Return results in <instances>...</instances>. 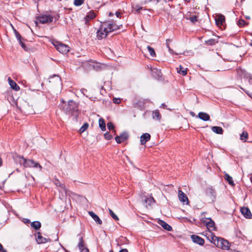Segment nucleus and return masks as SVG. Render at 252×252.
Masks as SVG:
<instances>
[{"mask_svg":"<svg viewBox=\"0 0 252 252\" xmlns=\"http://www.w3.org/2000/svg\"><path fill=\"white\" fill-rule=\"evenodd\" d=\"M122 25H117L113 21L105 22L101 24L96 32V37L100 40L105 38L109 32L119 30Z\"/></svg>","mask_w":252,"mask_h":252,"instance_id":"f257e3e1","label":"nucleus"},{"mask_svg":"<svg viewBox=\"0 0 252 252\" xmlns=\"http://www.w3.org/2000/svg\"><path fill=\"white\" fill-rule=\"evenodd\" d=\"M15 160L20 165H23L25 168L33 167L38 168L39 171L42 170V166L39 163L34 161L32 159H28L24 158L23 157L18 156L15 157Z\"/></svg>","mask_w":252,"mask_h":252,"instance_id":"f03ea898","label":"nucleus"},{"mask_svg":"<svg viewBox=\"0 0 252 252\" xmlns=\"http://www.w3.org/2000/svg\"><path fill=\"white\" fill-rule=\"evenodd\" d=\"M65 113L74 116L75 120L77 119L79 111L78 106L76 102L73 100H69L67 105L63 108Z\"/></svg>","mask_w":252,"mask_h":252,"instance_id":"7ed1b4c3","label":"nucleus"},{"mask_svg":"<svg viewBox=\"0 0 252 252\" xmlns=\"http://www.w3.org/2000/svg\"><path fill=\"white\" fill-rule=\"evenodd\" d=\"M17 107L19 109L26 115L34 113L32 106L23 99H19L16 103Z\"/></svg>","mask_w":252,"mask_h":252,"instance_id":"20e7f679","label":"nucleus"},{"mask_svg":"<svg viewBox=\"0 0 252 252\" xmlns=\"http://www.w3.org/2000/svg\"><path fill=\"white\" fill-rule=\"evenodd\" d=\"M52 43L57 50L63 54L66 53L69 51V47L68 46L63 44L60 41L56 40H53Z\"/></svg>","mask_w":252,"mask_h":252,"instance_id":"39448f33","label":"nucleus"},{"mask_svg":"<svg viewBox=\"0 0 252 252\" xmlns=\"http://www.w3.org/2000/svg\"><path fill=\"white\" fill-rule=\"evenodd\" d=\"M201 221L205 224L208 231H215L216 230L214 221L211 218H203Z\"/></svg>","mask_w":252,"mask_h":252,"instance_id":"423d86ee","label":"nucleus"},{"mask_svg":"<svg viewBox=\"0 0 252 252\" xmlns=\"http://www.w3.org/2000/svg\"><path fill=\"white\" fill-rule=\"evenodd\" d=\"M215 245L222 250H228L229 249L228 242L222 238H218L216 243H215Z\"/></svg>","mask_w":252,"mask_h":252,"instance_id":"0eeeda50","label":"nucleus"},{"mask_svg":"<svg viewBox=\"0 0 252 252\" xmlns=\"http://www.w3.org/2000/svg\"><path fill=\"white\" fill-rule=\"evenodd\" d=\"M53 20V17L51 15H42L38 17V21L41 24H47L51 23Z\"/></svg>","mask_w":252,"mask_h":252,"instance_id":"6e6552de","label":"nucleus"},{"mask_svg":"<svg viewBox=\"0 0 252 252\" xmlns=\"http://www.w3.org/2000/svg\"><path fill=\"white\" fill-rule=\"evenodd\" d=\"M185 18L189 20L192 23L194 24L198 21V15L192 14L190 12H188L185 16Z\"/></svg>","mask_w":252,"mask_h":252,"instance_id":"1a4fd4ad","label":"nucleus"},{"mask_svg":"<svg viewBox=\"0 0 252 252\" xmlns=\"http://www.w3.org/2000/svg\"><path fill=\"white\" fill-rule=\"evenodd\" d=\"M128 137V134L126 132H124L119 136H117L115 137L116 141L117 143H121L126 141Z\"/></svg>","mask_w":252,"mask_h":252,"instance_id":"9d476101","label":"nucleus"},{"mask_svg":"<svg viewBox=\"0 0 252 252\" xmlns=\"http://www.w3.org/2000/svg\"><path fill=\"white\" fill-rule=\"evenodd\" d=\"M240 211L241 213L246 219H251L252 218V214L251 212L248 207H242L240 209Z\"/></svg>","mask_w":252,"mask_h":252,"instance_id":"9b49d317","label":"nucleus"},{"mask_svg":"<svg viewBox=\"0 0 252 252\" xmlns=\"http://www.w3.org/2000/svg\"><path fill=\"white\" fill-rule=\"evenodd\" d=\"M206 233L205 236L212 243L215 245V243H216L219 237L216 236L211 231H208L207 232H205Z\"/></svg>","mask_w":252,"mask_h":252,"instance_id":"f8f14e48","label":"nucleus"},{"mask_svg":"<svg viewBox=\"0 0 252 252\" xmlns=\"http://www.w3.org/2000/svg\"><path fill=\"white\" fill-rule=\"evenodd\" d=\"M178 198L180 201L183 203H188L189 200L188 197L181 190H178Z\"/></svg>","mask_w":252,"mask_h":252,"instance_id":"ddd939ff","label":"nucleus"},{"mask_svg":"<svg viewBox=\"0 0 252 252\" xmlns=\"http://www.w3.org/2000/svg\"><path fill=\"white\" fill-rule=\"evenodd\" d=\"M36 240L38 244H44L47 243L49 240V239L43 237L41 235V234L39 232H38L37 233Z\"/></svg>","mask_w":252,"mask_h":252,"instance_id":"4468645a","label":"nucleus"},{"mask_svg":"<svg viewBox=\"0 0 252 252\" xmlns=\"http://www.w3.org/2000/svg\"><path fill=\"white\" fill-rule=\"evenodd\" d=\"M151 139V135L149 133H145L143 134L140 137V143L141 145H144Z\"/></svg>","mask_w":252,"mask_h":252,"instance_id":"2eb2a0df","label":"nucleus"},{"mask_svg":"<svg viewBox=\"0 0 252 252\" xmlns=\"http://www.w3.org/2000/svg\"><path fill=\"white\" fill-rule=\"evenodd\" d=\"M191 239L193 242L200 245H203L204 244V239L198 236L192 235L191 236Z\"/></svg>","mask_w":252,"mask_h":252,"instance_id":"dca6fc26","label":"nucleus"},{"mask_svg":"<svg viewBox=\"0 0 252 252\" xmlns=\"http://www.w3.org/2000/svg\"><path fill=\"white\" fill-rule=\"evenodd\" d=\"M215 21L218 26H222L225 21V17L223 15L220 14L216 17Z\"/></svg>","mask_w":252,"mask_h":252,"instance_id":"f3484780","label":"nucleus"},{"mask_svg":"<svg viewBox=\"0 0 252 252\" xmlns=\"http://www.w3.org/2000/svg\"><path fill=\"white\" fill-rule=\"evenodd\" d=\"M90 216L94 219V220L98 224H101L102 223V220L100 219L98 216L92 211L89 212Z\"/></svg>","mask_w":252,"mask_h":252,"instance_id":"a211bd4d","label":"nucleus"},{"mask_svg":"<svg viewBox=\"0 0 252 252\" xmlns=\"http://www.w3.org/2000/svg\"><path fill=\"white\" fill-rule=\"evenodd\" d=\"M197 117L204 121H208L210 120V116L205 112H199Z\"/></svg>","mask_w":252,"mask_h":252,"instance_id":"6ab92c4d","label":"nucleus"},{"mask_svg":"<svg viewBox=\"0 0 252 252\" xmlns=\"http://www.w3.org/2000/svg\"><path fill=\"white\" fill-rule=\"evenodd\" d=\"M54 183L57 187H60L61 189L63 190L65 193H66L67 189L65 188V185L61 183L58 179L55 178L54 179Z\"/></svg>","mask_w":252,"mask_h":252,"instance_id":"aec40b11","label":"nucleus"},{"mask_svg":"<svg viewBox=\"0 0 252 252\" xmlns=\"http://www.w3.org/2000/svg\"><path fill=\"white\" fill-rule=\"evenodd\" d=\"M158 223L165 230L167 231H171L172 227L167 224L166 222L163 220H159L158 221Z\"/></svg>","mask_w":252,"mask_h":252,"instance_id":"412c9836","label":"nucleus"},{"mask_svg":"<svg viewBox=\"0 0 252 252\" xmlns=\"http://www.w3.org/2000/svg\"><path fill=\"white\" fill-rule=\"evenodd\" d=\"M176 70L179 74L183 76H186L187 74L188 69L187 68H184L181 65H180L179 67L176 68Z\"/></svg>","mask_w":252,"mask_h":252,"instance_id":"4be33fe9","label":"nucleus"},{"mask_svg":"<svg viewBox=\"0 0 252 252\" xmlns=\"http://www.w3.org/2000/svg\"><path fill=\"white\" fill-rule=\"evenodd\" d=\"M8 81L10 87L13 90L18 91L20 89L19 86L13 80H12L10 77H8Z\"/></svg>","mask_w":252,"mask_h":252,"instance_id":"5701e85b","label":"nucleus"},{"mask_svg":"<svg viewBox=\"0 0 252 252\" xmlns=\"http://www.w3.org/2000/svg\"><path fill=\"white\" fill-rule=\"evenodd\" d=\"M152 117L154 119L157 120H160L161 118V116L158 110H156L152 113Z\"/></svg>","mask_w":252,"mask_h":252,"instance_id":"b1692460","label":"nucleus"},{"mask_svg":"<svg viewBox=\"0 0 252 252\" xmlns=\"http://www.w3.org/2000/svg\"><path fill=\"white\" fill-rule=\"evenodd\" d=\"M224 178L225 180L228 182L229 185H230L232 186H235V184L234 183L232 178L231 176H230L228 174L225 173Z\"/></svg>","mask_w":252,"mask_h":252,"instance_id":"393cba45","label":"nucleus"},{"mask_svg":"<svg viewBox=\"0 0 252 252\" xmlns=\"http://www.w3.org/2000/svg\"><path fill=\"white\" fill-rule=\"evenodd\" d=\"M145 202L147 204L146 206L147 207L148 205L151 206L153 203H154L155 202V200L153 197L150 196L149 197H147L145 198Z\"/></svg>","mask_w":252,"mask_h":252,"instance_id":"a878e982","label":"nucleus"},{"mask_svg":"<svg viewBox=\"0 0 252 252\" xmlns=\"http://www.w3.org/2000/svg\"><path fill=\"white\" fill-rule=\"evenodd\" d=\"M31 225L32 227L37 230L41 227V224L39 221H34L31 223Z\"/></svg>","mask_w":252,"mask_h":252,"instance_id":"bb28decb","label":"nucleus"},{"mask_svg":"<svg viewBox=\"0 0 252 252\" xmlns=\"http://www.w3.org/2000/svg\"><path fill=\"white\" fill-rule=\"evenodd\" d=\"M212 131L217 134H222L223 133V129L221 127L214 126L212 127Z\"/></svg>","mask_w":252,"mask_h":252,"instance_id":"cd10ccee","label":"nucleus"},{"mask_svg":"<svg viewBox=\"0 0 252 252\" xmlns=\"http://www.w3.org/2000/svg\"><path fill=\"white\" fill-rule=\"evenodd\" d=\"M99 126L102 131L106 130V125L105 121L103 118H100L99 119Z\"/></svg>","mask_w":252,"mask_h":252,"instance_id":"c85d7f7f","label":"nucleus"},{"mask_svg":"<svg viewBox=\"0 0 252 252\" xmlns=\"http://www.w3.org/2000/svg\"><path fill=\"white\" fill-rule=\"evenodd\" d=\"M218 43V39H210L205 41V43L208 45H214Z\"/></svg>","mask_w":252,"mask_h":252,"instance_id":"c756f323","label":"nucleus"},{"mask_svg":"<svg viewBox=\"0 0 252 252\" xmlns=\"http://www.w3.org/2000/svg\"><path fill=\"white\" fill-rule=\"evenodd\" d=\"M206 193L210 195V196H212L215 197L216 195L215 190L211 188H208L206 189Z\"/></svg>","mask_w":252,"mask_h":252,"instance_id":"7c9ffc66","label":"nucleus"},{"mask_svg":"<svg viewBox=\"0 0 252 252\" xmlns=\"http://www.w3.org/2000/svg\"><path fill=\"white\" fill-rule=\"evenodd\" d=\"M248 138V133L247 131H244L240 135V139L246 142V140Z\"/></svg>","mask_w":252,"mask_h":252,"instance_id":"2f4dec72","label":"nucleus"},{"mask_svg":"<svg viewBox=\"0 0 252 252\" xmlns=\"http://www.w3.org/2000/svg\"><path fill=\"white\" fill-rule=\"evenodd\" d=\"M88 127L89 124L87 123H84L79 129L80 133H82L84 132L86 130L88 129Z\"/></svg>","mask_w":252,"mask_h":252,"instance_id":"473e14b6","label":"nucleus"},{"mask_svg":"<svg viewBox=\"0 0 252 252\" xmlns=\"http://www.w3.org/2000/svg\"><path fill=\"white\" fill-rule=\"evenodd\" d=\"M147 49L148 50V51L149 52V53L150 54V55L151 56V57H156V53L155 52V50L154 49L150 47V46H147Z\"/></svg>","mask_w":252,"mask_h":252,"instance_id":"72a5a7b5","label":"nucleus"},{"mask_svg":"<svg viewBox=\"0 0 252 252\" xmlns=\"http://www.w3.org/2000/svg\"><path fill=\"white\" fill-rule=\"evenodd\" d=\"M87 16V19H93L96 16L95 13L93 11H91L88 13Z\"/></svg>","mask_w":252,"mask_h":252,"instance_id":"f704fd0d","label":"nucleus"},{"mask_svg":"<svg viewBox=\"0 0 252 252\" xmlns=\"http://www.w3.org/2000/svg\"><path fill=\"white\" fill-rule=\"evenodd\" d=\"M160 0H139L141 3L147 4L150 2H156V3H158Z\"/></svg>","mask_w":252,"mask_h":252,"instance_id":"c9c22d12","label":"nucleus"},{"mask_svg":"<svg viewBox=\"0 0 252 252\" xmlns=\"http://www.w3.org/2000/svg\"><path fill=\"white\" fill-rule=\"evenodd\" d=\"M109 212L110 214V215L111 216V217L115 220H119V218L117 217L116 215L115 214V213L112 211V210L110 209H109Z\"/></svg>","mask_w":252,"mask_h":252,"instance_id":"e433bc0d","label":"nucleus"},{"mask_svg":"<svg viewBox=\"0 0 252 252\" xmlns=\"http://www.w3.org/2000/svg\"><path fill=\"white\" fill-rule=\"evenodd\" d=\"M237 24L239 27H243L245 26V25H248V24L247 23L245 20L243 19H240L238 20Z\"/></svg>","mask_w":252,"mask_h":252,"instance_id":"4c0bfd02","label":"nucleus"},{"mask_svg":"<svg viewBox=\"0 0 252 252\" xmlns=\"http://www.w3.org/2000/svg\"><path fill=\"white\" fill-rule=\"evenodd\" d=\"M85 0H74V4L75 6H80L84 3Z\"/></svg>","mask_w":252,"mask_h":252,"instance_id":"58836bf2","label":"nucleus"},{"mask_svg":"<svg viewBox=\"0 0 252 252\" xmlns=\"http://www.w3.org/2000/svg\"><path fill=\"white\" fill-rule=\"evenodd\" d=\"M13 30H14V32L15 33V35L17 40L18 41L21 40L22 38L20 34L19 33V32L16 30H15L14 29H13Z\"/></svg>","mask_w":252,"mask_h":252,"instance_id":"ea45409f","label":"nucleus"},{"mask_svg":"<svg viewBox=\"0 0 252 252\" xmlns=\"http://www.w3.org/2000/svg\"><path fill=\"white\" fill-rule=\"evenodd\" d=\"M78 247L80 250L84 248V242L83 240V237H81L79 239V243L78 244Z\"/></svg>","mask_w":252,"mask_h":252,"instance_id":"a19ab883","label":"nucleus"},{"mask_svg":"<svg viewBox=\"0 0 252 252\" xmlns=\"http://www.w3.org/2000/svg\"><path fill=\"white\" fill-rule=\"evenodd\" d=\"M107 126L109 130H113L115 128L114 125L111 122L108 123L107 124Z\"/></svg>","mask_w":252,"mask_h":252,"instance_id":"79ce46f5","label":"nucleus"},{"mask_svg":"<svg viewBox=\"0 0 252 252\" xmlns=\"http://www.w3.org/2000/svg\"><path fill=\"white\" fill-rule=\"evenodd\" d=\"M104 137L107 140H110L112 138V136L108 132H106L104 134Z\"/></svg>","mask_w":252,"mask_h":252,"instance_id":"37998d69","label":"nucleus"},{"mask_svg":"<svg viewBox=\"0 0 252 252\" xmlns=\"http://www.w3.org/2000/svg\"><path fill=\"white\" fill-rule=\"evenodd\" d=\"M113 102L116 104H119L121 102V100L119 98H114Z\"/></svg>","mask_w":252,"mask_h":252,"instance_id":"c03bdc74","label":"nucleus"},{"mask_svg":"<svg viewBox=\"0 0 252 252\" xmlns=\"http://www.w3.org/2000/svg\"><path fill=\"white\" fill-rule=\"evenodd\" d=\"M19 43L21 45V46L22 47V48H23L24 49H25L26 48V46H25V45L24 44V43L22 42V39L19 40Z\"/></svg>","mask_w":252,"mask_h":252,"instance_id":"a18cd8bd","label":"nucleus"},{"mask_svg":"<svg viewBox=\"0 0 252 252\" xmlns=\"http://www.w3.org/2000/svg\"><path fill=\"white\" fill-rule=\"evenodd\" d=\"M80 250L81 252H89V249L86 248L81 249Z\"/></svg>","mask_w":252,"mask_h":252,"instance_id":"49530a36","label":"nucleus"},{"mask_svg":"<svg viewBox=\"0 0 252 252\" xmlns=\"http://www.w3.org/2000/svg\"><path fill=\"white\" fill-rule=\"evenodd\" d=\"M84 20H85V23L86 24H87L89 23V21L90 20V19L87 18V16H86L84 18Z\"/></svg>","mask_w":252,"mask_h":252,"instance_id":"de8ad7c7","label":"nucleus"},{"mask_svg":"<svg viewBox=\"0 0 252 252\" xmlns=\"http://www.w3.org/2000/svg\"><path fill=\"white\" fill-rule=\"evenodd\" d=\"M166 45L167 48L168 49L169 52H170L171 53H172L173 50L170 48V47L169 46V44H166Z\"/></svg>","mask_w":252,"mask_h":252,"instance_id":"09e8293b","label":"nucleus"},{"mask_svg":"<svg viewBox=\"0 0 252 252\" xmlns=\"http://www.w3.org/2000/svg\"><path fill=\"white\" fill-rule=\"evenodd\" d=\"M116 15L117 16V17L118 18H121V13L119 12H116Z\"/></svg>","mask_w":252,"mask_h":252,"instance_id":"8fccbe9b","label":"nucleus"},{"mask_svg":"<svg viewBox=\"0 0 252 252\" xmlns=\"http://www.w3.org/2000/svg\"><path fill=\"white\" fill-rule=\"evenodd\" d=\"M120 252H128V250L126 249H123L121 250Z\"/></svg>","mask_w":252,"mask_h":252,"instance_id":"3c124183","label":"nucleus"},{"mask_svg":"<svg viewBox=\"0 0 252 252\" xmlns=\"http://www.w3.org/2000/svg\"><path fill=\"white\" fill-rule=\"evenodd\" d=\"M171 42V40L168 39L166 41V44H169V42Z\"/></svg>","mask_w":252,"mask_h":252,"instance_id":"603ef678","label":"nucleus"},{"mask_svg":"<svg viewBox=\"0 0 252 252\" xmlns=\"http://www.w3.org/2000/svg\"><path fill=\"white\" fill-rule=\"evenodd\" d=\"M3 250L2 245L0 243V252H2Z\"/></svg>","mask_w":252,"mask_h":252,"instance_id":"864d4df0","label":"nucleus"},{"mask_svg":"<svg viewBox=\"0 0 252 252\" xmlns=\"http://www.w3.org/2000/svg\"><path fill=\"white\" fill-rule=\"evenodd\" d=\"M2 161L1 158H0V166H2Z\"/></svg>","mask_w":252,"mask_h":252,"instance_id":"5fc2aeb1","label":"nucleus"},{"mask_svg":"<svg viewBox=\"0 0 252 252\" xmlns=\"http://www.w3.org/2000/svg\"><path fill=\"white\" fill-rule=\"evenodd\" d=\"M26 220L25 221V223H29L30 222V220L28 219H26Z\"/></svg>","mask_w":252,"mask_h":252,"instance_id":"6e6d98bb","label":"nucleus"},{"mask_svg":"<svg viewBox=\"0 0 252 252\" xmlns=\"http://www.w3.org/2000/svg\"><path fill=\"white\" fill-rule=\"evenodd\" d=\"M165 104L162 103V104L161 105L160 107L164 108V107H165Z\"/></svg>","mask_w":252,"mask_h":252,"instance_id":"4d7b16f0","label":"nucleus"},{"mask_svg":"<svg viewBox=\"0 0 252 252\" xmlns=\"http://www.w3.org/2000/svg\"><path fill=\"white\" fill-rule=\"evenodd\" d=\"M190 114L193 116L195 115V114L193 112H190Z\"/></svg>","mask_w":252,"mask_h":252,"instance_id":"13d9d810","label":"nucleus"},{"mask_svg":"<svg viewBox=\"0 0 252 252\" xmlns=\"http://www.w3.org/2000/svg\"><path fill=\"white\" fill-rule=\"evenodd\" d=\"M249 95L252 99V94H249Z\"/></svg>","mask_w":252,"mask_h":252,"instance_id":"bf43d9fd","label":"nucleus"},{"mask_svg":"<svg viewBox=\"0 0 252 252\" xmlns=\"http://www.w3.org/2000/svg\"><path fill=\"white\" fill-rule=\"evenodd\" d=\"M109 15L110 16H112V15H113V13H111V12H110V13H109Z\"/></svg>","mask_w":252,"mask_h":252,"instance_id":"052dcab7","label":"nucleus"},{"mask_svg":"<svg viewBox=\"0 0 252 252\" xmlns=\"http://www.w3.org/2000/svg\"><path fill=\"white\" fill-rule=\"evenodd\" d=\"M190 0H185L187 2H189Z\"/></svg>","mask_w":252,"mask_h":252,"instance_id":"680f3d73","label":"nucleus"},{"mask_svg":"<svg viewBox=\"0 0 252 252\" xmlns=\"http://www.w3.org/2000/svg\"><path fill=\"white\" fill-rule=\"evenodd\" d=\"M2 252H7V251H6V250H2Z\"/></svg>","mask_w":252,"mask_h":252,"instance_id":"e2e57ef3","label":"nucleus"},{"mask_svg":"<svg viewBox=\"0 0 252 252\" xmlns=\"http://www.w3.org/2000/svg\"><path fill=\"white\" fill-rule=\"evenodd\" d=\"M250 45H251V46H252V40H251V43H250Z\"/></svg>","mask_w":252,"mask_h":252,"instance_id":"0e129e2a","label":"nucleus"},{"mask_svg":"<svg viewBox=\"0 0 252 252\" xmlns=\"http://www.w3.org/2000/svg\"><path fill=\"white\" fill-rule=\"evenodd\" d=\"M114 131L115 132V134H116V130H114Z\"/></svg>","mask_w":252,"mask_h":252,"instance_id":"69168bd1","label":"nucleus"},{"mask_svg":"<svg viewBox=\"0 0 252 252\" xmlns=\"http://www.w3.org/2000/svg\"><path fill=\"white\" fill-rule=\"evenodd\" d=\"M62 102H63V103H64V101L63 100H62Z\"/></svg>","mask_w":252,"mask_h":252,"instance_id":"338daca9","label":"nucleus"},{"mask_svg":"<svg viewBox=\"0 0 252 252\" xmlns=\"http://www.w3.org/2000/svg\"><path fill=\"white\" fill-rule=\"evenodd\" d=\"M109 252H113V251H110Z\"/></svg>","mask_w":252,"mask_h":252,"instance_id":"774afa93","label":"nucleus"}]
</instances>
